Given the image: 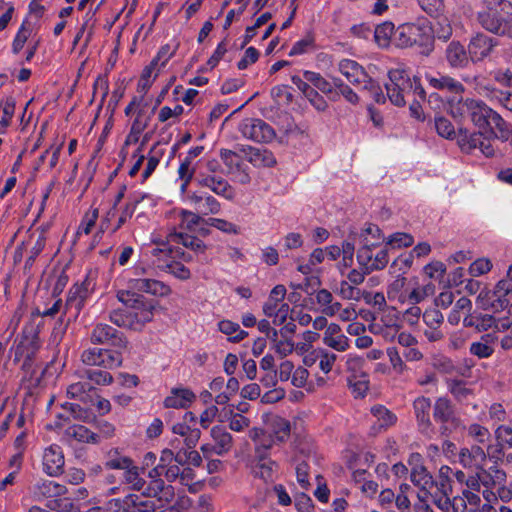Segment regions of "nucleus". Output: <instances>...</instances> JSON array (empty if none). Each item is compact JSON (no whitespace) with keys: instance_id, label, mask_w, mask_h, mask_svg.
<instances>
[{"instance_id":"60","label":"nucleus","mask_w":512,"mask_h":512,"mask_svg":"<svg viewBox=\"0 0 512 512\" xmlns=\"http://www.w3.org/2000/svg\"><path fill=\"white\" fill-rule=\"evenodd\" d=\"M98 216H99L98 209L92 208V209L88 210L84 214V216L81 220V223L78 226L77 235L81 236V235L90 234V232L92 231L93 227L96 224Z\"/></svg>"},{"instance_id":"47","label":"nucleus","mask_w":512,"mask_h":512,"mask_svg":"<svg viewBox=\"0 0 512 512\" xmlns=\"http://www.w3.org/2000/svg\"><path fill=\"white\" fill-rule=\"evenodd\" d=\"M174 218L182 230H193L201 221L200 213L188 210L174 212Z\"/></svg>"},{"instance_id":"33","label":"nucleus","mask_w":512,"mask_h":512,"mask_svg":"<svg viewBox=\"0 0 512 512\" xmlns=\"http://www.w3.org/2000/svg\"><path fill=\"white\" fill-rule=\"evenodd\" d=\"M35 499L58 497L66 492L65 486L53 480H40L32 488Z\"/></svg>"},{"instance_id":"11","label":"nucleus","mask_w":512,"mask_h":512,"mask_svg":"<svg viewBox=\"0 0 512 512\" xmlns=\"http://www.w3.org/2000/svg\"><path fill=\"white\" fill-rule=\"evenodd\" d=\"M82 362L89 366H101L106 369L119 367L122 363L121 352L102 348L86 349L81 355Z\"/></svg>"},{"instance_id":"54","label":"nucleus","mask_w":512,"mask_h":512,"mask_svg":"<svg viewBox=\"0 0 512 512\" xmlns=\"http://www.w3.org/2000/svg\"><path fill=\"white\" fill-rule=\"evenodd\" d=\"M249 161L255 166L266 167H271L276 163V159L270 151L258 148L250 150Z\"/></svg>"},{"instance_id":"6","label":"nucleus","mask_w":512,"mask_h":512,"mask_svg":"<svg viewBox=\"0 0 512 512\" xmlns=\"http://www.w3.org/2000/svg\"><path fill=\"white\" fill-rule=\"evenodd\" d=\"M481 26L495 34H505L512 21V2H488L478 13Z\"/></svg>"},{"instance_id":"26","label":"nucleus","mask_w":512,"mask_h":512,"mask_svg":"<svg viewBox=\"0 0 512 512\" xmlns=\"http://www.w3.org/2000/svg\"><path fill=\"white\" fill-rule=\"evenodd\" d=\"M249 437L254 443L255 456L258 459L267 457L270 449L277 442L271 434L257 427L249 431Z\"/></svg>"},{"instance_id":"19","label":"nucleus","mask_w":512,"mask_h":512,"mask_svg":"<svg viewBox=\"0 0 512 512\" xmlns=\"http://www.w3.org/2000/svg\"><path fill=\"white\" fill-rule=\"evenodd\" d=\"M497 45V39L483 33H478L469 42V57L473 62L482 61L491 54Z\"/></svg>"},{"instance_id":"59","label":"nucleus","mask_w":512,"mask_h":512,"mask_svg":"<svg viewBox=\"0 0 512 512\" xmlns=\"http://www.w3.org/2000/svg\"><path fill=\"white\" fill-rule=\"evenodd\" d=\"M124 480L132 489L141 491L145 487V480L140 476V471L133 463L124 471Z\"/></svg>"},{"instance_id":"21","label":"nucleus","mask_w":512,"mask_h":512,"mask_svg":"<svg viewBox=\"0 0 512 512\" xmlns=\"http://www.w3.org/2000/svg\"><path fill=\"white\" fill-rule=\"evenodd\" d=\"M433 417L435 421L443 425L444 432L448 431L449 426L458 427L460 424L459 418L455 415L451 402L444 397L436 400L433 409Z\"/></svg>"},{"instance_id":"37","label":"nucleus","mask_w":512,"mask_h":512,"mask_svg":"<svg viewBox=\"0 0 512 512\" xmlns=\"http://www.w3.org/2000/svg\"><path fill=\"white\" fill-rule=\"evenodd\" d=\"M93 391V387L89 382L76 381L70 383L66 388V395L70 399L79 400L83 403H87L91 400L90 393Z\"/></svg>"},{"instance_id":"28","label":"nucleus","mask_w":512,"mask_h":512,"mask_svg":"<svg viewBox=\"0 0 512 512\" xmlns=\"http://www.w3.org/2000/svg\"><path fill=\"white\" fill-rule=\"evenodd\" d=\"M263 313L273 319L275 325H282L287 321L290 314V306L273 297H268L263 305Z\"/></svg>"},{"instance_id":"35","label":"nucleus","mask_w":512,"mask_h":512,"mask_svg":"<svg viewBox=\"0 0 512 512\" xmlns=\"http://www.w3.org/2000/svg\"><path fill=\"white\" fill-rule=\"evenodd\" d=\"M315 301L321 313L328 317L336 316L340 309V302L336 301L333 294L324 288L315 292Z\"/></svg>"},{"instance_id":"9","label":"nucleus","mask_w":512,"mask_h":512,"mask_svg":"<svg viewBox=\"0 0 512 512\" xmlns=\"http://www.w3.org/2000/svg\"><path fill=\"white\" fill-rule=\"evenodd\" d=\"M209 434L211 442L203 443L200 447L206 459L213 455L223 456L232 450L233 437L225 427L215 425L211 428Z\"/></svg>"},{"instance_id":"1","label":"nucleus","mask_w":512,"mask_h":512,"mask_svg":"<svg viewBox=\"0 0 512 512\" xmlns=\"http://www.w3.org/2000/svg\"><path fill=\"white\" fill-rule=\"evenodd\" d=\"M186 463L199 467L202 464V456L194 448L189 447L180 448L176 453L172 449H164L158 464L148 472L151 481L144 493L149 497H159L165 488L161 477L164 476L169 482L175 481L180 475V466Z\"/></svg>"},{"instance_id":"53","label":"nucleus","mask_w":512,"mask_h":512,"mask_svg":"<svg viewBox=\"0 0 512 512\" xmlns=\"http://www.w3.org/2000/svg\"><path fill=\"white\" fill-rule=\"evenodd\" d=\"M469 450L474 455V458L478 461V463L482 466H485L487 460L492 462L493 464H498L500 461L496 454H492L494 451L490 444H487L486 448H483L481 445L474 444Z\"/></svg>"},{"instance_id":"15","label":"nucleus","mask_w":512,"mask_h":512,"mask_svg":"<svg viewBox=\"0 0 512 512\" xmlns=\"http://www.w3.org/2000/svg\"><path fill=\"white\" fill-rule=\"evenodd\" d=\"M196 415L188 411L182 420L172 426V432L183 437L186 447L194 448L201 438V431L197 428Z\"/></svg>"},{"instance_id":"39","label":"nucleus","mask_w":512,"mask_h":512,"mask_svg":"<svg viewBox=\"0 0 512 512\" xmlns=\"http://www.w3.org/2000/svg\"><path fill=\"white\" fill-rule=\"evenodd\" d=\"M496 337L492 334H485L480 341L473 342L470 345V353L478 358H488L494 352V343Z\"/></svg>"},{"instance_id":"64","label":"nucleus","mask_w":512,"mask_h":512,"mask_svg":"<svg viewBox=\"0 0 512 512\" xmlns=\"http://www.w3.org/2000/svg\"><path fill=\"white\" fill-rule=\"evenodd\" d=\"M448 389L451 394L460 402L466 401L472 393L466 384L459 380L449 381Z\"/></svg>"},{"instance_id":"10","label":"nucleus","mask_w":512,"mask_h":512,"mask_svg":"<svg viewBox=\"0 0 512 512\" xmlns=\"http://www.w3.org/2000/svg\"><path fill=\"white\" fill-rule=\"evenodd\" d=\"M40 340L36 327L33 324L23 328L21 336L15 341V361H31L40 348Z\"/></svg>"},{"instance_id":"31","label":"nucleus","mask_w":512,"mask_h":512,"mask_svg":"<svg viewBox=\"0 0 512 512\" xmlns=\"http://www.w3.org/2000/svg\"><path fill=\"white\" fill-rule=\"evenodd\" d=\"M265 423L269 430L268 433L271 434L277 442H284L289 438L291 425L287 419L278 415H267Z\"/></svg>"},{"instance_id":"29","label":"nucleus","mask_w":512,"mask_h":512,"mask_svg":"<svg viewBox=\"0 0 512 512\" xmlns=\"http://www.w3.org/2000/svg\"><path fill=\"white\" fill-rule=\"evenodd\" d=\"M371 414L375 418L373 425L371 426V432L378 434L382 430L393 426L396 421V415L387 409L383 405H375L371 408Z\"/></svg>"},{"instance_id":"25","label":"nucleus","mask_w":512,"mask_h":512,"mask_svg":"<svg viewBox=\"0 0 512 512\" xmlns=\"http://www.w3.org/2000/svg\"><path fill=\"white\" fill-rule=\"evenodd\" d=\"M499 461H502L505 451L512 448V428L508 425H499L494 430V440L489 443Z\"/></svg>"},{"instance_id":"49","label":"nucleus","mask_w":512,"mask_h":512,"mask_svg":"<svg viewBox=\"0 0 512 512\" xmlns=\"http://www.w3.org/2000/svg\"><path fill=\"white\" fill-rule=\"evenodd\" d=\"M468 436L478 445H485L492 442V434L489 429L479 423H472L467 428Z\"/></svg>"},{"instance_id":"63","label":"nucleus","mask_w":512,"mask_h":512,"mask_svg":"<svg viewBox=\"0 0 512 512\" xmlns=\"http://www.w3.org/2000/svg\"><path fill=\"white\" fill-rule=\"evenodd\" d=\"M83 377L96 385H109L113 381V377L109 372L96 369L86 370Z\"/></svg>"},{"instance_id":"38","label":"nucleus","mask_w":512,"mask_h":512,"mask_svg":"<svg viewBox=\"0 0 512 512\" xmlns=\"http://www.w3.org/2000/svg\"><path fill=\"white\" fill-rule=\"evenodd\" d=\"M413 406L420 428L423 431H426L431 425L429 417V411L431 408L430 399L423 396L418 397L417 399H415Z\"/></svg>"},{"instance_id":"8","label":"nucleus","mask_w":512,"mask_h":512,"mask_svg":"<svg viewBox=\"0 0 512 512\" xmlns=\"http://www.w3.org/2000/svg\"><path fill=\"white\" fill-rule=\"evenodd\" d=\"M484 130L469 132L467 129H460L457 143L465 153H472L478 149L484 156L491 157L495 153L491 137L484 135Z\"/></svg>"},{"instance_id":"13","label":"nucleus","mask_w":512,"mask_h":512,"mask_svg":"<svg viewBox=\"0 0 512 512\" xmlns=\"http://www.w3.org/2000/svg\"><path fill=\"white\" fill-rule=\"evenodd\" d=\"M239 131L246 139L267 143L274 139L273 128L261 119L247 118L239 124Z\"/></svg>"},{"instance_id":"30","label":"nucleus","mask_w":512,"mask_h":512,"mask_svg":"<svg viewBox=\"0 0 512 512\" xmlns=\"http://www.w3.org/2000/svg\"><path fill=\"white\" fill-rule=\"evenodd\" d=\"M338 70L352 84L360 85L366 83L368 78L364 69L351 59L341 60L338 64Z\"/></svg>"},{"instance_id":"4","label":"nucleus","mask_w":512,"mask_h":512,"mask_svg":"<svg viewBox=\"0 0 512 512\" xmlns=\"http://www.w3.org/2000/svg\"><path fill=\"white\" fill-rule=\"evenodd\" d=\"M394 42L400 48L417 46L421 54L429 55L434 45L432 27L425 22L402 24L395 30Z\"/></svg>"},{"instance_id":"17","label":"nucleus","mask_w":512,"mask_h":512,"mask_svg":"<svg viewBox=\"0 0 512 512\" xmlns=\"http://www.w3.org/2000/svg\"><path fill=\"white\" fill-rule=\"evenodd\" d=\"M195 181L199 186L208 188L213 193L227 200H233L236 196L233 187L224 178L215 174L200 172L196 176Z\"/></svg>"},{"instance_id":"16","label":"nucleus","mask_w":512,"mask_h":512,"mask_svg":"<svg viewBox=\"0 0 512 512\" xmlns=\"http://www.w3.org/2000/svg\"><path fill=\"white\" fill-rule=\"evenodd\" d=\"M184 201L192 206L202 215L218 214L221 210V204L212 195L203 191H189L184 196Z\"/></svg>"},{"instance_id":"50","label":"nucleus","mask_w":512,"mask_h":512,"mask_svg":"<svg viewBox=\"0 0 512 512\" xmlns=\"http://www.w3.org/2000/svg\"><path fill=\"white\" fill-rule=\"evenodd\" d=\"M394 24L392 22H384L378 25L374 31V39L379 47L386 48L394 36Z\"/></svg>"},{"instance_id":"32","label":"nucleus","mask_w":512,"mask_h":512,"mask_svg":"<svg viewBox=\"0 0 512 512\" xmlns=\"http://www.w3.org/2000/svg\"><path fill=\"white\" fill-rule=\"evenodd\" d=\"M425 79L434 89L446 90L448 92L454 93L455 95H461L464 92V86L459 81L450 76L441 74L433 76L426 74Z\"/></svg>"},{"instance_id":"22","label":"nucleus","mask_w":512,"mask_h":512,"mask_svg":"<svg viewBox=\"0 0 512 512\" xmlns=\"http://www.w3.org/2000/svg\"><path fill=\"white\" fill-rule=\"evenodd\" d=\"M410 480L418 488V500L429 499V496H432V491L438 487L426 467L411 470Z\"/></svg>"},{"instance_id":"61","label":"nucleus","mask_w":512,"mask_h":512,"mask_svg":"<svg viewBox=\"0 0 512 512\" xmlns=\"http://www.w3.org/2000/svg\"><path fill=\"white\" fill-rule=\"evenodd\" d=\"M273 349L280 357H285L294 351V342L290 338L278 339V333L273 330Z\"/></svg>"},{"instance_id":"7","label":"nucleus","mask_w":512,"mask_h":512,"mask_svg":"<svg viewBox=\"0 0 512 512\" xmlns=\"http://www.w3.org/2000/svg\"><path fill=\"white\" fill-rule=\"evenodd\" d=\"M153 242L160 244V247H155L151 250L152 256L157 260V267L172 274L180 280H187L190 278V270L182 263L174 261L172 254L174 253L170 246L164 242L153 239Z\"/></svg>"},{"instance_id":"48","label":"nucleus","mask_w":512,"mask_h":512,"mask_svg":"<svg viewBox=\"0 0 512 512\" xmlns=\"http://www.w3.org/2000/svg\"><path fill=\"white\" fill-rule=\"evenodd\" d=\"M218 329L228 336V340L239 342L247 336V332L240 328L238 323L230 320H222L218 323Z\"/></svg>"},{"instance_id":"41","label":"nucleus","mask_w":512,"mask_h":512,"mask_svg":"<svg viewBox=\"0 0 512 512\" xmlns=\"http://www.w3.org/2000/svg\"><path fill=\"white\" fill-rule=\"evenodd\" d=\"M152 502L137 494H128L122 499V512H151Z\"/></svg>"},{"instance_id":"58","label":"nucleus","mask_w":512,"mask_h":512,"mask_svg":"<svg viewBox=\"0 0 512 512\" xmlns=\"http://www.w3.org/2000/svg\"><path fill=\"white\" fill-rule=\"evenodd\" d=\"M335 293L345 300L359 301L361 299V291L347 280H342L334 289Z\"/></svg>"},{"instance_id":"36","label":"nucleus","mask_w":512,"mask_h":512,"mask_svg":"<svg viewBox=\"0 0 512 512\" xmlns=\"http://www.w3.org/2000/svg\"><path fill=\"white\" fill-rule=\"evenodd\" d=\"M446 60L453 68L466 67L469 62V56L463 45L452 41L446 48Z\"/></svg>"},{"instance_id":"40","label":"nucleus","mask_w":512,"mask_h":512,"mask_svg":"<svg viewBox=\"0 0 512 512\" xmlns=\"http://www.w3.org/2000/svg\"><path fill=\"white\" fill-rule=\"evenodd\" d=\"M65 437L85 443H97L99 441V436L83 425H71L67 427Z\"/></svg>"},{"instance_id":"45","label":"nucleus","mask_w":512,"mask_h":512,"mask_svg":"<svg viewBox=\"0 0 512 512\" xmlns=\"http://www.w3.org/2000/svg\"><path fill=\"white\" fill-rule=\"evenodd\" d=\"M479 471L482 475V484L485 487L500 485L505 482L506 474L498 467V464H493L489 468L482 466V469Z\"/></svg>"},{"instance_id":"52","label":"nucleus","mask_w":512,"mask_h":512,"mask_svg":"<svg viewBox=\"0 0 512 512\" xmlns=\"http://www.w3.org/2000/svg\"><path fill=\"white\" fill-rule=\"evenodd\" d=\"M399 324L397 318H391L389 324L383 327L380 323H374L370 329L374 334H380L386 341H392L399 332Z\"/></svg>"},{"instance_id":"34","label":"nucleus","mask_w":512,"mask_h":512,"mask_svg":"<svg viewBox=\"0 0 512 512\" xmlns=\"http://www.w3.org/2000/svg\"><path fill=\"white\" fill-rule=\"evenodd\" d=\"M166 238L169 243L182 244L195 252H204L205 250V244L202 240L183 231H177L175 227L169 230Z\"/></svg>"},{"instance_id":"12","label":"nucleus","mask_w":512,"mask_h":512,"mask_svg":"<svg viewBox=\"0 0 512 512\" xmlns=\"http://www.w3.org/2000/svg\"><path fill=\"white\" fill-rule=\"evenodd\" d=\"M97 273L90 271L81 283L75 284L67 298V306L79 312L86 300L94 293L97 285Z\"/></svg>"},{"instance_id":"18","label":"nucleus","mask_w":512,"mask_h":512,"mask_svg":"<svg viewBox=\"0 0 512 512\" xmlns=\"http://www.w3.org/2000/svg\"><path fill=\"white\" fill-rule=\"evenodd\" d=\"M127 288L131 291H139L151 294L157 297L169 296L172 292L170 286L162 281L152 278H129Z\"/></svg>"},{"instance_id":"43","label":"nucleus","mask_w":512,"mask_h":512,"mask_svg":"<svg viewBox=\"0 0 512 512\" xmlns=\"http://www.w3.org/2000/svg\"><path fill=\"white\" fill-rule=\"evenodd\" d=\"M359 237L361 244L366 247H376L384 241L380 228L372 223L365 225Z\"/></svg>"},{"instance_id":"62","label":"nucleus","mask_w":512,"mask_h":512,"mask_svg":"<svg viewBox=\"0 0 512 512\" xmlns=\"http://www.w3.org/2000/svg\"><path fill=\"white\" fill-rule=\"evenodd\" d=\"M207 224L229 235H237L240 233V227L238 225L225 219L209 218Z\"/></svg>"},{"instance_id":"14","label":"nucleus","mask_w":512,"mask_h":512,"mask_svg":"<svg viewBox=\"0 0 512 512\" xmlns=\"http://www.w3.org/2000/svg\"><path fill=\"white\" fill-rule=\"evenodd\" d=\"M91 341L95 344H109L120 352L127 348V340L123 334L104 323H98L93 328Z\"/></svg>"},{"instance_id":"24","label":"nucleus","mask_w":512,"mask_h":512,"mask_svg":"<svg viewBox=\"0 0 512 512\" xmlns=\"http://www.w3.org/2000/svg\"><path fill=\"white\" fill-rule=\"evenodd\" d=\"M322 341L324 345L337 352H344L350 347L348 337L343 334L340 325L337 323H330L327 326Z\"/></svg>"},{"instance_id":"20","label":"nucleus","mask_w":512,"mask_h":512,"mask_svg":"<svg viewBox=\"0 0 512 512\" xmlns=\"http://www.w3.org/2000/svg\"><path fill=\"white\" fill-rule=\"evenodd\" d=\"M65 460L60 446L52 444L46 447L42 454V467L49 476H58L63 472Z\"/></svg>"},{"instance_id":"56","label":"nucleus","mask_w":512,"mask_h":512,"mask_svg":"<svg viewBox=\"0 0 512 512\" xmlns=\"http://www.w3.org/2000/svg\"><path fill=\"white\" fill-rule=\"evenodd\" d=\"M437 489L440 490L442 493L441 495H434L432 493V496H429V499H432V502L442 511L449 512V510L452 508L451 500L448 496V494L451 492V486L448 484L442 482Z\"/></svg>"},{"instance_id":"23","label":"nucleus","mask_w":512,"mask_h":512,"mask_svg":"<svg viewBox=\"0 0 512 512\" xmlns=\"http://www.w3.org/2000/svg\"><path fill=\"white\" fill-rule=\"evenodd\" d=\"M496 114L497 112L487 106L483 101L474 100L473 103L470 104L468 116L479 130L488 131Z\"/></svg>"},{"instance_id":"2","label":"nucleus","mask_w":512,"mask_h":512,"mask_svg":"<svg viewBox=\"0 0 512 512\" xmlns=\"http://www.w3.org/2000/svg\"><path fill=\"white\" fill-rule=\"evenodd\" d=\"M117 299L123 308L114 309L109 314L110 321L118 327L140 331L152 321L154 305L143 295L128 289L117 291Z\"/></svg>"},{"instance_id":"57","label":"nucleus","mask_w":512,"mask_h":512,"mask_svg":"<svg viewBox=\"0 0 512 512\" xmlns=\"http://www.w3.org/2000/svg\"><path fill=\"white\" fill-rule=\"evenodd\" d=\"M303 77L306 81L310 82L314 86L315 90L317 89L325 94L332 93L334 84L328 82L319 73L313 71H305Z\"/></svg>"},{"instance_id":"44","label":"nucleus","mask_w":512,"mask_h":512,"mask_svg":"<svg viewBox=\"0 0 512 512\" xmlns=\"http://www.w3.org/2000/svg\"><path fill=\"white\" fill-rule=\"evenodd\" d=\"M253 474L264 481L273 480L278 470V465L275 461L268 459H258V462L253 466Z\"/></svg>"},{"instance_id":"46","label":"nucleus","mask_w":512,"mask_h":512,"mask_svg":"<svg viewBox=\"0 0 512 512\" xmlns=\"http://www.w3.org/2000/svg\"><path fill=\"white\" fill-rule=\"evenodd\" d=\"M494 125L497 132H494L490 127V133L488 137H491L492 142L495 138L501 139L502 141H506L511 138L512 135V125L506 122L502 116L497 113L491 123V126Z\"/></svg>"},{"instance_id":"55","label":"nucleus","mask_w":512,"mask_h":512,"mask_svg":"<svg viewBox=\"0 0 512 512\" xmlns=\"http://www.w3.org/2000/svg\"><path fill=\"white\" fill-rule=\"evenodd\" d=\"M184 108L180 104L174 105V107L163 106L158 113V120L161 123H168L172 125L178 122L179 117L183 114Z\"/></svg>"},{"instance_id":"51","label":"nucleus","mask_w":512,"mask_h":512,"mask_svg":"<svg viewBox=\"0 0 512 512\" xmlns=\"http://www.w3.org/2000/svg\"><path fill=\"white\" fill-rule=\"evenodd\" d=\"M474 99L463 100L460 96H454L448 102L449 113L455 119L462 118L469 114L470 104L473 103Z\"/></svg>"},{"instance_id":"27","label":"nucleus","mask_w":512,"mask_h":512,"mask_svg":"<svg viewBox=\"0 0 512 512\" xmlns=\"http://www.w3.org/2000/svg\"><path fill=\"white\" fill-rule=\"evenodd\" d=\"M196 395L188 388H173L164 399V406L173 409H186L195 401Z\"/></svg>"},{"instance_id":"3","label":"nucleus","mask_w":512,"mask_h":512,"mask_svg":"<svg viewBox=\"0 0 512 512\" xmlns=\"http://www.w3.org/2000/svg\"><path fill=\"white\" fill-rule=\"evenodd\" d=\"M389 82L385 84L387 97L392 104L396 106H404L406 97L410 94L413 95L414 100H424L425 90L419 82V79L414 77L410 79L409 74L403 64H398L397 67L388 71Z\"/></svg>"},{"instance_id":"5","label":"nucleus","mask_w":512,"mask_h":512,"mask_svg":"<svg viewBox=\"0 0 512 512\" xmlns=\"http://www.w3.org/2000/svg\"><path fill=\"white\" fill-rule=\"evenodd\" d=\"M434 287L427 285H412L402 275H397L387 286V298L391 302L400 304H418L428 295L433 294Z\"/></svg>"},{"instance_id":"42","label":"nucleus","mask_w":512,"mask_h":512,"mask_svg":"<svg viewBox=\"0 0 512 512\" xmlns=\"http://www.w3.org/2000/svg\"><path fill=\"white\" fill-rule=\"evenodd\" d=\"M179 48V42L175 39L171 40L169 43L162 45L155 57L152 59L153 65L158 66V71H161L169 60L176 54Z\"/></svg>"}]
</instances>
